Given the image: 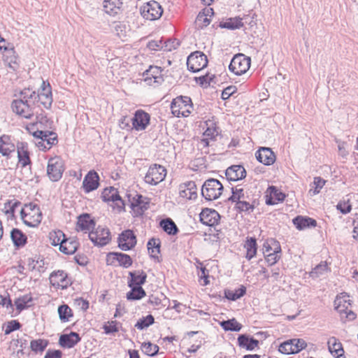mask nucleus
Listing matches in <instances>:
<instances>
[{
  "mask_svg": "<svg viewBox=\"0 0 358 358\" xmlns=\"http://www.w3.org/2000/svg\"><path fill=\"white\" fill-rule=\"evenodd\" d=\"M245 248L247 250L245 257L250 260L252 257H254L257 253V241L254 238H250L248 239L244 245Z\"/></svg>",
  "mask_w": 358,
  "mask_h": 358,
  "instance_id": "obj_42",
  "label": "nucleus"
},
{
  "mask_svg": "<svg viewBox=\"0 0 358 358\" xmlns=\"http://www.w3.org/2000/svg\"><path fill=\"white\" fill-rule=\"evenodd\" d=\"M231 192L232 195L228 199L229 201L237 203L238 202L245 199L244 190L243 188H238V187H232Z\"/></svg>",
  "mask_w": 358,
  "mask_h": 358,
  "instance_id": "obj_51",
  "label": "nucleus"
},
{
  "mask_svg": "<svg viewBox=\"0 0 358 358\" xmlns=\"http://www.w3.org/2000/svg\"><path fill=\"white\" fill-rule=\"evenodd\" d=\"M243 19L240 17H231L225 22H220V27L228 29H240L243 26Z\"/></svg>",
  "mask_w": 358,
  "mask_h": 358,
  "instance_id": "obj_37",
  "label": "nucleus"
},
{
  "mask_svg": "<svg viewBox=\"0 0 358 358\" xmlns=\"http://www.w3.org/2000/svg\"><path fill=\"white\" fill-rule=\"evenodd\" d=\"M99 177L95 171H90L85 177L83 186L85 192L96 189L99 186Z\"/></svg>",
  "mask_w": 358,
  "mask_h": 358,
  "instance_id": "obj_24",
  "label": "nucleus"
},
{
  "mask_svg": "<svg viewBox=\"0 0 358 358\" xmlns=\"http://www.w3.org/2000/svg\"><path fill=\"white\" fill-rule=\"evenodd\" d=\"M122 5V0H104L103 2L104 11L111 16L119 14L121 12Z\"/></svg>",
  "mask_w": 358,
  "mask_h": 358,
  "instance_id": "obj_25",
  "label": "nucleus"
},
{
  "mask_svg": "<svg viewBox=\"0 0 358 358\" xmlns=\"http://www.w3.org/2000/svg\"><path fill=\"white\" fill-rule=\"evenodd\" d=\"M78 246V243L77 241L65 238L63 243L61 244L59 250L64 254L72 255L76 251Z\"/></svg>",
  "mask_w": 358,
  "mask_h": 358,
  "instance_id": "obj_39",
  "label": "nucleus"
},
{
  "mask_svg": "<svg viewBox=\"0 0 358 358\" xmlns=\"http://www.w3.org/2000/svg\"><path fill=\"white\" fill-rule=\"evenodd\" d=\"M140 12L144 19L154 21L162 17L163 9L157 1L152 0L145 3L141 7Z\"/></svg>",
  "mask_w": 358,
  "mask_h": 358,
  "instance_id": "obj_4",
  "label": "nucleus"
},
{
  "mask_svg": "<svg viewBox=\"0 0 358 358\" xmlns=\"http://www.w3.org/2000/svg\"><path fill=\"white\" fill-rule=\"evenodd\" d=\"M116 321H110L104 324L103 329L106 334H113L118 331V328L116 326Z\"/></svg>",
  "mask_w": 358,
  "mask_h": 358,
  "instance_id": "obj_59",
  "label": "nucleus"
},
{
  "mask_svg": "<svg viewBox=\"0 0 358 358\" xmlns=\"http://www.w3.org/2000/svg\"><path fill=\"white\" fill-rule=\"evenodd\" d=\"M131 289L127 294L128 300H139L145 296V292L141 286L131 287Z\"/></svg>",
  "mask_w": 358,
  "mask_h": 358,
  "instance_id": "obj_44",
  "label": "nucleus"
},
{
  "mask_svg": "<svg viewBox=\"0 0 358 358\" xmlns=\"http://www.w3.org/2000/svg\"><path fill=\"white\" fill-rule=\"evenodd\" d=\"M51 285L55 287L66 288L70 281L67 278V274L63 271H57L51 273L50 276Z\"/></svg>",
  "mask_w": 358,
  "mask_h": 358,
  "instance_id": "obj_20",
  "label": "nucleus"
},
{
  "mask_svg": "<svg viewBox=\"0 0 358 358\" xmlns=\"http://www.w3.org/2000/svg\"><path fill=\"white\" fill-rule=\"evenodd\" d=\"M94 227L95 222L88 214H83L78 217L76 226L77 231H90L91 229H94Z\"/></svg>",
  "mask_w": 358,
  "mask_h": 358,
  "instance_id": "obj_29",
  "label": "nucleus"
},
{
  "mask_svg": "<svg viewBox=\"0 0 358 358\" xmlns=\"http://www.w3.org/2000/svg\"><path fill=\"white\" fill-rule=\"evenodd\" d=\"M274 252L265 255V259L267 263L272 266L275 264L280 258L281 248L279 243H273Z\"/></svg>",
  "mask_w": 358,
  "mask_h": 358,
  "instance_id": "obj_41",
  "label": "nucleus"
},
{
  "mask_svg": "<svg viewBox=\"0 0 358 358\" xmlns=\"http://www.w3.org/2000/svg\"><path fill=\"white\" fill-rule=\"evenodd\" d=\"M150 117L148 113L142 110L136 111L134 117L131 119L133 127L137 131L145 129L150 122Z\"/></svg>",
  "mask_w": 358,
  "mask_h": 358,
  "instance_id": "obj_15",
  "label": "nucleus"
},
{
  "mask_svg": "<svg viewBox=\"0 0 358 358\" xmlns=\"http://www.w3.org/2000/svg\"><path fill=\"white\" fill-rule=\"evenodd\" d=\"M223 185L217 179L206 180L201 187L202 196L208 201L217 199L222 194Z\"/></svg>",
  "mask_w": 358,
  "mask_h": 358,
  "instance_id": "obj_2",
  "label": "nucleus"
},
{
  "mask_svg": "<svg viewBox=\"0 0 358 358\" xmlns=\"http://www.w3.org/2000/svg\"><path fill=\"white\" fill-rule=\"evenodd\" d=\"M131 280L129 282V287L141 286L145 282L147 275L143 271L130 272Z\"/></svg>",
  "mask_w": 358,
  "mask_h": 358,
  "instance_id": "obj_33",
  "label": "nucleus"
},
{
  "mask_svg": "<svg viewBox=\"0 0 358 358\" xmlns=\"http://www.w3.org/2000/svg\"><path fill=\"white\" fill-rule=\"evenodd\" d=\"M268 190L269 191V196H267L266 199V203L267 205H274L278 203L280 201H282L285 195L282 192H280L276 187L271 186L268 187Z\"/></svg>",
  "mask_w": 358,
  "mask_h": 358,
  "instance_id": "obj_28",
  "label": "nucleus"
},
{
  "mask_svg": "<svg viewBox=\"0 0 358 358\" xmlns=\"http://www.w3.org/2000/svg\"><path fill=\"white\" fill-rule=\"evenodd\" d=\"M327 344L329 350L334 357L339 358L343 355L344 350L342 344L337 338L335 337L330 338Z\"/></svg>",
  "mask_w": 358,
  "mask_h": 358,
  "instance_id": "obj_31",
  "label": "nucleus"
},
{
  "mask_svg": "<svg viewBox=\"0 0 358 358\" xmlns=\"http://www.w3.org/2000/svg\"><path fill=\"white\" fill-rule=\"evenodd\" d=\"M257 159L264 164L269 166L273 164L275 161V155L272 150L269 148L262 147L255 154Z\"/></svg>",
  "mask_w": 358,
  "mask_h": 358,
  "instance_id": "obj_19",
  "label": "nucleus"
},
{
  "mask_svg": "<svg viewBox=\"0 0 358 358\" xmlns=\"http://www.w3.org/2000/svg\"><path fill=\"white\" fill-rule=\"evenodd\" d=\"M293 224L299 230H303L308 227H316L317 222L315 220L311 217L297 216L296 217L293 219Z\"/></svg>",
  "mask_w": 358,
  "mask_h": 358,
  "instance_id": "obj_30",
  "label": "nucleus"
},
{
  "mask_svg": "<svg viewBox=\"0 0 358 358\" xmlns=\"http://www.w3.org/2000/svg\"><path fill=\"white\" fill-rule=\"evenodd\" d=\"M220 325L225 331H239L242 328V325L238 323L234 318L231 320H224L220 322Z\"/></svg>",
  "mask_w": 358,
  "mask_h": 358,
  "instance_id": "obj_48",
  "label": "nucleus"
},
{
  "mask_svg": "<svg viewBox=\"0 0 358 358\" xmlns=\"http://www.w3.org/2000/svg\"><path fill=\"white\" fill-rule=\"evenodd\" d=\"M136 244V237L131 230H125L120 234L118 237V246L124 251H127Z\"/></svg>",
  "mask_w": 358,
  "mask_h": 358,
  "instance_id": "obj_13",
  "label": "nucleus"
},
{
  "mask_svg": "<svg viewBox=\"0 0 358 358\" xmlns=\"http://www.w3.org/2000/svg\"><path fill=\"white\" fill-rule=\"evenodd\" d=\"M200 221L205 225L213 227L219 223L220 215L213 209L205 208L199 214Z\"/></svg>",
  "mask_w": 358,
  "mask_h": 358,
  "instance_id": "obj_17",
  "label": "nucleus"
},
{
  "mask_svg": "<svg viewBox=\"0 0 358 358\" xmlns=\"http://www.w3.org/2000/svg\"><path fill=\"white\" fill-rule=\"evenodd\" d=\"M34 136L42 141V142L38 143V147L43 146V143L46 142L48 146L44 145L43 148H42L43 150H49L58 142L57 134L52 131L38 129L34 133Z\"/></svg>",
  "mask_w": 358,
  "mask_h": 358,
  "instance_id": "obj_14",
  "label": "nucleus"
},
{
  "mask_svg": "<svg viewBox=\"0 0 358 358\" xmlns=\"http://www.w3.org/2000/svg\"><path fill=\"white\" fill-rule=\"evenodd\" d=\"M225 175L227 180L237 181L246 176V171L243 166L241 165H234L226 170Z\"/></svg>",
  "mask_w": 358,
  "mask_h": 358,
  "instance_id": "obj_23",
  "label": "nucleus"
},
{
  "mask_svg": "<svg viewBox=\"0 0 358 358\" xmlns=\"http://www.w3.org/2000/svg\"><path fill=\"white\" fill-rule=\"evenodd\" d=\"M328 271V265L327 262H321L317 264L310 272V276L316 278L324 274Z\"/></svg>",
  "mask_w": 358,
  "mask_h": 358,
  "instance_id": "obj_50",
  "label": "nucleus"
},
{
  "mask_svg": "<svg viewBox=\"0 0 358 358\" xmlns=\"http://www.w3.org/2000/svg\"><path fill=\"white\" fill-rule=\"evenodd\" d=\"M80 341L78 334L71 332L69 334H62L59 339V345L63 348H71Z\"/></svg>",
  "mask_w": 358,
  "mask_h": 358,
  "instance_id": "obj_26",
  "label": "nucleus"
},
{
  "mask_svg": "<svg viewBox=\"0 0 358 358\" xmlns=\"http://www.w3.org/2000/svg\"><path fill=\"white\" fill-rule=\"evenodd\" d=\"M295 339L286 341L279 345L278 351L285 355L296 354L299 352V348L294 347Z\"/></svg>",
  "mask_w": 358,
  "mask_h": 358,
  "instance_id": "obj_36",
  "label": "nucleus"
},
{
  "mask_svg": "<svg viewBox=\"0 0 358 358\" xmlns=\"http://www.w3.org/2000/svg\"><path fill=\"white\" fill-rule=\"evenodd\" d=\"M65 238L64 234L61 230L52 231L49 234L50 243L55 246L59 245V248L61 247V244L63 243Z\"/></svg>",
  "mask_w": 358,
  "mask_h": 358,
  "instance_id": "obj_47",
  "label": "nucleus"
},
{
  "mask_svg": "<svg viewBox=\"0 0 358 358\" xmlns=\"http://www.w3.org/2000/svg\"><path fill=\"white\" fill-rule=\"evenodd\" d=\"M36 102V93L30 88H24L20 91L19 99L12 103L13 111L26 118L30 119L34 114V106Z\"/></svg>",
  "mask_w": 358,
  "mask_h": 358,
  "instance_id": "obj_1",
  "label": "nucleus"
},
{
  "mask_svg": "<svg viewBox=\"0 0 358 358\" xmlns=\"http://www.w3.org/2000/svg\"><path fill=\"white\" fill-rule=\"evenodd\" d=\"M18 164L23 168L31 164V159L27 143L21 142L17 145Z\"/></svg>",
  "mask_w": 358,
  "mask_h": 358,
  "instance_id": "obj_22",
  "label": "nucleus"
},
{
  "mask_svg": "<svg viewBox=\"0 0 358 358\" xmlns=\"http://www.w3.org/2000/svg\"><path fill=\"white\" fill-rule=\"evenodd\" d=\"M48 345V341L45 339L32 340L30 343V348L35 353L43 352Z\"/></svg>",
  "mask_w": 358,
  "mask_h": 358,
  "instance_id": "obj_46",
  "label": "nucleus"
},
{
  "mask_svg": "<svg viewBox=\"0 0 358 358\" xmlns=\"http://www.w3.org/2000/svg\"><path fill=\"white\" fill-rule=\"evenodd\" d=\"M250 58L243 54H237L231 59L229 70L234 74L240 76L245 73L250 66Z\"/></svg>",
  "mask_w": 358,
  "mask_h": 358,
  "instance_id": "obj_6",
  "label": "nucleus"
},
{
  "mask_svg": "<svg viewBox=\"0 0 358 358\" xmlns=\"http://www.w3.org/2000/svg\"><path fill=\"white\" fill-rule=\"evenodd\" d=\"M208 65L207 56L203 52L196 51L187 58V69L192 72H199Z\"/></svg>",
  "mask_w": 358,
  "mask_h": 358,
  "instance_id": "obj_7",
  "label": "nucleus"
},
{
  "mask_svg": "<svg viewBox=\"0 0 358 358\" xmlns=\"http://www.w3.org/2000/svg\"><path fill=\"white\" fill-rule=\"evenodd\" d=\"M238 343L240 347L248 350H254L259 344V341L253 338H249L245 334H241L238 338Z\"/></svg>",
  "mask_w": 358,
  "mask_h": 358,
  "instance_id": "obj_34",
  "label": "nucleus"
},
{
  "mask_svg": "<svg viewBox=\"0 0 358 358\" xmlns=\"http://www.w3.org/2000/svg\"><path fill=\"white\" fill-rule=\"evenodd\" d=\"M180 115L183 117H187L193 110V103L192 99L189 96L180 95Z\"/></svg>",
  "mask_w": 358,
  "mask_h": 358,
  "instance_id": "obj_38",
  "label": "nucleus"
},
{
  "mask_svg": "<svg viewBox=\"0 0 358 358\" xmlns=\"http://www.w3.org/2000/svg\"><path fill=\"white\" fill-rule=\"evenodd\" d=\"M58 314L62 322L69 321V318L73 316L72 310L68 305L63 304L58 308Z\"/></svg>",
  "mask_w": 358,
  "mask_h": 358,
  "instance_id": "obj_49",
  "label": "nucleus"
},
{
  "mask_svg": "<svg viewBox=\"0 0 358 358\" xmlns=\"http://www.w3.org/2000/svg\"><path fill=\"white\" fill-rule=\"evenodd\" d=\"M88 236L91 241L98 246H104L110 240L109 229L100 226L96 228L95 230L90 231Z\"/></svg>",
  "mask_w": 358,
  "mask_h": 358,
  "instance_id": "obj_10",
  "label": "nucleus"
},
{
  "mask_svg": "<svg viewBox=\"0 0 358 358\" xmlns=\"http://www.w3.org/2000/svg\"><path fill=\"white\" fill-rule=\"evenodd\" d=\"M136 196L137 197V199L134 197V201H131V208L134 210H135L136 208H138L141 210V212H143L145 210L147 209V203H143V196L141 195L137 194Z\"/></svg>",
  "mask_w": 358,
  "mask_h": 358,
  "instance_id": "obj_57",
  "label": "nucleus"
},
{
  "mask_svg": "<svg viewBox=\"0 0 358 358\" xmlns=\"http://www.w3.org/2000/svg\"><path fill=\"white\" fill-rule=\"evenodd\" d=\"M180 197L187 200H194L197 198V188L194 182L187 181L180 184Z\"/></svg>",
  "mask_w": 358,
  "mask_h": 358,
  "instance_id": "obj_21",
  "label": "nucleus"
},
{
  "mask_svg": "<svg viewBox=\"0 0 358 358\" xmlns=\"http://www.w3.org/2000/svg\"><path fill=\"white\" fill-rule=\"evenodd\" d=\"M314 185H315L314 189V194H318L320 189L323 187L325 184V180L320 177H315L314 178Z\"/></svg>",
  "mask_w": 358,
  "mask_h": 358,
  "instance_id": "obj_64",
  "label": "nucleus"
},
{
  "mask_svg": "<svg viewBox=\"0 0 358 358\" xmlns=\"http://www.w3.org/2000/svg\"><path fill=\"white\" fill-rule=\"evenodd\" d=\"M205 123L206 129L203 132V138L200 141V145L202 148L208 147L210 145V141H215L220 134L219 128L216 127L214 121L208 120Z\"/></svg>",
  "mask_w": 358,
  "mask_h": 358,
  "instance_id": "obj_11",
  "label": "nucleus"
},
{
  "mask_svg": "<svg viewBox=\"0 0 358 358\" xmlns=\"http://www.w3.org/2000/svg\"><path fill=\"white\" fill-rule=\"evenodd\" d=\"M64 171L63 160L57 156L51 157L48 162L47 175L50 180L57 182L59 180Z\"/></svg>",
  "mask_w": 358,
  "mask_h": 358,
  "instance_id": "obj_5",
  "label": "nucleus"
},
{
  "mask_svg": "<svg viewBox=\"0 0 358 358\" xmlns=\"http://www.w3.org/2000/svg\"><path fill=\"white\" fill-rule=\"evenodd\" d=\"M348 295L341 294L337 296L334 300L335 309L340 313L343 314V312L348 311L351 307V301Z\"/></svg>",
  "mask_w": 358,
  "mask_h": 358,
  "instance_id": "obj_27",
  "label": "nucleus"
},
{
  "mask_svg": "<svg viewBox=\"0 0 358 358\" xmlns=\"http://www.w3.org/2000/svg\"><path fill=\"white\" fill-rule=\"evenodd\" d=\"M31 301V297L29 295H24L16 299L15 303L17 310H22L28 307L29 303Z\"/></svg>",
  "mask_w": 358,
  "mask_h": 358,
  "instance_id": "obj_54",
  "label": "nucleus"
},
{
  "mask_svg": "<svg viewBox=\"0 0 358 358\" xmlns=\"http://www.w3.org/2000/svg\"><path fill=\"white\" fill-rule=\"evenodd\" d=\"M162 70L160 67L150 66L143 74V80L147 85L156 87L162 83L164 78L162 74Z\"/></svg>",
  "mask_w": 358,
  "mask_h": 358,
  "instance_id": "obj_8",
  "label": "nucleus"
},
{
  "mask_svg": "<svg viewBox=\"0 0 358 358\" xmlns=\"http://www.w3.org/2000/svg\"><path fill=\"white\" fill-rule=\"evenodd\" d=\"M273 243H278V241H275L274 239H271L267 241H266L263 245V252L264 255H266L268 253H272L274 252L273 247L274 244Z\"/></svg>",
  "mask_w": 358,
  "mask_h": 358,
  "instance_id": "obj_61",
  "label": "nucleus"
},
{
  "mask_svg": "<svg viewBox=\"0 0 358 358\" xmlns=\"http://www.w3.org/2000/svg\"><path fill=\"white\" fill-rule=\"evenodd\" d=\"M163 41L154 40L151 41L148 44V48L151 50H158L162 49Z\"/></svg>",
  "mask_w": 358,
  "mask_h": 358,
  "instance_id": "obj_63",
  "label": "nucleus"
},
{
  "mask_svg": "<svg viewBox=\"0 0 358 358\" xmlns=\"http://www.w3.org/2000/svg\"><path fill=\"white\" fill-rule=\"evenodd\" d=\"M101 198L103 201H113L115 203L118 208H122L124 206V201L120 196L118 191L113 187L105 188L101 194Z\"/></svg>",
  "mask_w": 358,
  "mask_h": 358,
  "instance_id": "obj_18",
  "label": "nucleus"
},
{
  "mask_svg": "<svg viewBox=\"0 0 358 358\" xmlns=\"http://www.w3.org/2000/svg\"><path fill=\"white\" fill-rule=\"evenodd\" d=\"M179 45V41L177 39H168L167 41L163 42L162 50L166 52H171L173 50L177 49Z\"/></svg>",
  "mask_w": 358,
  "mask_h": 358,
  "instance_id": "obj_56",
  "label": "nucleus"
},
{
  "mask_svg": "<svg viewBox=\"0 0 358 358\" xmlns=\"http://www.w3.org/2000/svg\"><path fill=\"white\" fill-rule=\"evenodd\" d=\"M245 292L246 288L242 285L241 287L235 290L225 289L224 296L227 299L236 301V299L242 297Z\"/></svg>",
  "mask_w": 358,
  "mask_h": 358,
  "instance_id": "obj_43",
  "label": "nucleus"
},
{
  "mask_svg": "<svg viewBox=\"0 0 358 358\" xmlns=\"http://www.w3.org/2000/svg\"><path fill=\"white\" fill-rule=\"evenodd\" d=\"M21 324L17 320H11L6 324L5 334H10L13 331L17 330L20 328Z\"/></svg>",
  "mask_w": 358,
  "mask_h": 358,
  "instance_id": "obj_58",
  "label": "nucleus"
},
{
  "mask_svg": "<svg viewBox=\"0 0 358 358\" xmlns=\"http://www.w3.org/2000/svg\"><path fill=\"white\" fill-rule=\"evenodd\" d=\"M10 238L13 244L17 247H22L27 243V236L18 229H13L10 231Z\"/></svg>",
  "mask_w": 358,
  "mask_h": 358,
  "instance_id": "obj_35",
  "label": "nucleus"
},
{
  "mask_svg": "<svg viewBox=\"0 0 358 358\" xmlns=\"http://www.w3.org/2000/svg\"><path fill=\"white\" fill-rule=\"evenodd\" d=\"M166 174L165 168L161 165L154 164L150 166L145 176V182L155 185L164 180Z\"/></svg>",
  "mask_w": 358,
  "mask_h": 358,
  "instance_id": "obj_9",
  "label": "nucleus"
},
{
  "mask_svg": "<svg viewBox=\"0 0 358 358\" xmlns=\"http://www.w3.org/2000/svg\"><path fill=\"white\" fill-rule=\"evenodd\" d=\"M160 227L169 235L176 234L178 229L177 225L171 218H166L160 221Z\"/></svg>",
  "mask_w": 358,
  "mask_h": 358,
  "instance_id": "obj_40",
  "label": "nucleus"
},
{
  "mask_svg": "<svg viewBox=\"0 0 358 358\" xmlns=\"http://www.w3.org/2000/svg\"><path fill=\"white\" fill-rule=\"evenodd\" d=\"M147 246L150 257L152 258H157V255L159 253L160 248L159 240L152 238L149 240Z\"/></svg>",
  "mask_w": 358,
  "mask_h": 358,
  "instance_id": "obj_45",
  "label": "nucleus"
},
{
  "mask_svg": "<svg viewBox=\"0 0 358 358\" xmlns=\"http://www.w3.org/2000/svg\"><path fill=\"white\" fill-rule=\"evenodd\" d=\"M24 223L31 227H37L41 222L42 213L37 205L29 204L21 211Z\"/></svg>",
  "mask_w": 358,
  "mask_h": 358,
  "instance_id": "obj_3",
  "label": "nucleus"
},
{
  "mask_svg": "<svg viewBox=\"0 0 358 358\" xmlns=\"http://www.w3.org/2000/svg\"><path fill=\"white\" fill-rule=\"evenodd\" d=\"M154 317L151 315H147L145 317H143L142 319H140L137 323L136 324L135 327L138 329H143L146 327H148L150 325L154 323Z\"/></svg>",
  "mask_w": 358,
  "mask_h": 358,
  "instance_id": "obj_53",
  "label": "nucleus"
},
{
  "mask_svg": "<svg viewBox=\"0 0 358 358\" xmlns=\"http://www.w3.org/2000/svg\"><path fill=\"white\" fill-rule=\"evenodd\" d=\"M236 208L240 211H249L252 210L254 208L253 206L245 201V199L238 202L236 204Z\"/></svg>",
  "mask_w": 358,
  "mask_h": 358,
  "instance_id": "obj_60",
  "label": "nucleus"
},
{
  "mask_svg": "<svg viewBox=\"0 0 358 358\" xmlns=\"http://www.w3.org/2000/svg\"><path fill=\"white\" fill-rule=\"evenodd\" d=\"M142 351L147 355L152 357L155 356L159 351L158 345L153 344L150 342L143 343L141 345Z\"/></svg>",
  "mask_w": 358,
  "mask_h": 358,
  "instance_id": "obj_52",
  "label": "nucleus"
},
{
  "mask_svg": "<svg viewBox=\"0 0 358 358\" xmlns=\"http://www.w3.org/2000/svg\"><path fill=\"white\" fill-rule=\"evenodd\" d=\"M15 151V145L11 142L8 136L3 135L0 137V153L3 156H9Z\"/></svg>",
  "mask_w": 358,
  "mask_h": 358,
  "instance_id": "obj_32",
  "label": "nucleus"
},
{
  "mask_svg": "<svg viewBox=\"0 0 358 358\" xmlns=\"http://www.w3.org/2000/svg\"><path fill=\"white\" fill-rule=\"evenodd\" d=\"M36 101L47 109L50 108L52 103V89L50 83L43 81L40 92L36 94Z\"/></svg>",
  "mask_w": 358,
  "mask_h": 358,
  "instance_id": "obj_12",
  "label": "nucleus"
},
{
  "mask_svg": "<svg viewBox=\"0 0 358 358\" xmlns=\"http://www.w3.org/2000/svg\"><path fill=\"white\" fill-rule=\"evenodd\" d=\"M236 92V87L231 85L226 87L222 92L221 97L223 100L228 99L232 94Z\"/></svg>",
  "mask_w": 358,
  "mask_h": 358,
  "instance_id": "obj_62",
  "label": "nucleus"
},
{
  "mask_svg": "<svg viewBox=\"0 0 358 358\" xmlns=\"http://www.w3.org/2000/svg\"><path fill=\"white\" fill-rule=\"evenodd\" d=\"M210 18L208 17L205 13H199L196 18V24L199 28L207 27L210 22Z\"/></svg>",
  "mask_w": 358,
  "mask_h": 358,
  "instance_id": "obj_55",
  "label": "nucleus"
},
{
  "mask_svg": "<svg viewBox=\"0 0 358 358\" xmlns=\"http://www.w3.org/2000/svg\"><path fill=\"white\" fill-rule=\"evenodd\" d=\"M107 264H115L128 268L132 264V259L129 255L120 252H110L107 255Z\"/></svg>",
  "mask_w": 358,
  "mask_h": 358,
  "instance_id": "obj_16",
  "label": "nucleus"
}]
</instances>
